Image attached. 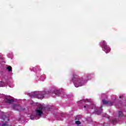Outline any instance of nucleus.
Here are the masks:
<instances>
[{"label":"nucleus","mask_w":126,"mask_h":126,"mask_svg":"<svg viewBox=\"0 0 126 126\" xmlns=\"http://www.w3.org/2000/svg\"><path fill=\"white\" fill-rule=\"evenodd\" d=\"M72 81H73L75 87L82 86L84 84V81H83V79L77 75H73Z\"/></svg>","instance_id":"obj_1"},{"label":"nucleus","mask_w":126,"mask_h":126,"mask_svg":"<svg viewBox=\"0 0 126 126\" xmlns=\"http://www.w3.org/2000/svg\"><path fill=\"white\" fill-rule=\"evenodd\" d=\"M51 92H40L39 93H33V94L32 95L33 98H37V99H40L42 100L46 95L48 94H51Z\"/></svg>","instance_id":"obj_2"},{"label":"nucleus","mask_w":126,"mask_h":126,"mask_svg":"<svg viewBox=\"0 0 126 126\" xmlns=\"http://www.w3.org/2000/svg\"><path fill=\"white\" fill-rule=\"evenodd\" d=\"M102 47L104 49V51L106 53H110L111 51V48L109 46L107 45L106 42L105 41H103L102 42Z\"/></svg>","instance_id":"obj_3"},{"label":"nucleus","mask_w":126,"mask_h":126,"mask_svg":"<svg viewBox=\"0 0 126 126\" xmlns=\"http://www.w3.org/2000/svg\"><path fill=\"white\" fill-rule=\"evenodd\" d=\"M43 106L39 105L36 109V116H38V117H41L42 116V114H43Z\"/></svg>","instance_id":"obj_4"},{"label":"nucleus","mask_w":126,"mask_h":126,"mask_svg":"<svg viewBox=\"0 0 126 126\" xmlns=\"http://www.w3.org/2000/svg\"><path fill=\"white\" fill-rule=\"evenodd\" d=\"M5 103H8V104H11L13 103L14 100L12 99H10V96H6L4 99Z\"/></svg>","instance_id":"obj_5"},{"label":"nucleus","mask_w":126,"mask_h":126,"mask_svg":"<svg viewBox=\"0 0 126 126\" xmlns=\"http://www.w3.org/2000/svg\"><path fill=\"white\" fill-rule=\"evenodd\" d=\"M13 108L14 110H16V111H22L23 110L22 107L19 104L14 105Z\"/></svg>","instance_id":"obj_6"},{"label":"nucleus","mask_w":126,"mask_h":126,"mask_svg":"<svg viewBox=\"0 0 126 126\" xmlns=\"http://www.w3.org/2000/svg\"><path fill=\"white\" fill-rule=\"evenodd\" d=\"M102 104H103V105H109V106H113V102L107 101L105 99L102 100Z\"/></svg>","instance_id":"obj_7"},{"label":"nucleus","mask_w":126,"mask_h":126,"mask_svg":"<svg viewBox=\"0 0 126 126\" xmlns=\"http://www.w3.org/2000/svg\"><path fill=\"white\" fill-rule=\"evenodd\" d=\"M117 114L119 118H122V117H124V114L122 111H118Z\"/></svg>","instance_id":"obj_8"},{"label":"nucleus","mask_w":126,"mask_h":126,"mask_svg":"<svg viewBox=\"0 0 126 126\" xmlns=\"http://www.w3.org/2000/svg\"><path fill=\"white\" fill-rule=\"evenodd\" d=\"M102 108H103V106H101V107H100V109H96V110H95V112H96L97 113V115H100V114H101V112H99V113H98V112H99V110H101V111H102V110H103Z\"/></svg>","instance_id":"obj_9"},{"label":"nucleus","mask_w":126,"mask_h":126,"mask_svg":"<svg viewBox=\"0 0 126 126\" xmlns=\"http://www.w3.org/2000/svg\"><path fill=\"white\" fill-rule=\"evenodd\" d=\"M7 69L9 72H10L11 71H12V67L11 66H8L7 67Z\"/></svg>","instance_id":"obj_10"},{"label":"nucleus","mask_w":126,"mask_h":126,"mask_svg":"<svg viewBox=\"0 0 126 126\" xmlns=\"http://www.w3.org/2000/svg\"><path fill=\"white\" fill-rule=\"evenodd\" d=\"M5 85V83L2 81H0V87H3Z\"/></svg>","instance_id":"obj_11"},{"label":"nucleus","mask_w":126,"mask_h":126,"mask_svg":"<svg viewBox=\"0 0 126 126\" xmlns=\"http://www.w3.org/2000/svg\"><path fill=\"white\" fill-rule=\"evenodd\" d=\"M31 120H34L36 118V116L35 115H31L30 117Z\"/></svg>","instance_id":"obj_12"},{"label":"nucleus","mask_w":126,"mask_h":126,"mask_svg":"<svg viewBox=\"0 0 126 126\" xmlns=\"http://www.w3.org/2000/svg\"><path fill=\"white\" fill-rule=\"evenodd\" d=\"M80 124H81V123H80V121H77L75 122L76 125H80Z\"/></svg>","instance_id":"obj_13"},{"label":"nucleus","mask_w":126,"mask_h":126,"mask_svg":"<svg viewBox=\"0 0 126 126\" xmlns=\"http://www.w3.org/2000/svg\"><path fill=\"white\" fill-rule=\"evenodd\" d=\"M1 126H7V123L3 124Z\"/></svg>","instance_id":"obj_14"},{"label":"nucleus","mask_w":126,"mask_h":126,"mask_svg":"<svg viewBox=\"0 0 126 126\" xmlns=\"http://www.w3.org/2000/svg\"><path fill=\"white\" fill-rule=\"evenodd\" d=\"M123 97H124L123 95H122V96H119V98H123Z\"/></svg>","instance_id":"obj_15"},{"label":"nucleus","mask_w":126,"mask_h":126,"mask_svg":"<svg viewBox=\"0 0 126 126\" xmlns=\"http://www.w3.org/2000/svg\"><path fill=\"white\" fill-rule=\"evenodd\" d=\"M57 93H60V91H58V92H57Z\"/></svg>","instance_id":"obj_16"},{"label":"nucleus","mask_w":126,"mask_h":126,"mask_svg":"<svg viewBox=\"0 0 126 126\" xmlns=\"http://www.w3.org/2000/svg\"><path fill=\"white\" fill-rule=\"evenodd\" d=\"M84 107V108H86V106H85V105Z\"/></svg>","instance_id":"obj_17"},{"label":"nucleus","mask_w":126,"mask_h":126,"mask_svg":"<svg viewBox=\"0 0 126 126\" xmlns=\"http://www.w3.org/2000/svg\"><path fill=\"white\" fill-rule=\"evenodd\" d=\"M55 94H56V95H58V94H57V93H55Z\"/></svg>","instance_id":"obj_18"}]
</instances>
